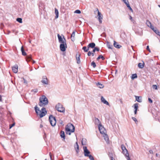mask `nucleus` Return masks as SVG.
Here are the masks:
<instances>
[{
    "instance_id": "nucleus-14",
    "label": "nucleus",
    "mask_w": 160,
    "mask_h": 160,
    "mask_svg": "<svg viewBox=\"0 0 160 160\" xmlns=\"http://www.w3.org/2000/svg\"><path fill=\"white\" fill-rule=\"evenodd\" d=\"M18 65L15 64L12 67V70L13 72L15 73H17L18 72Z\"/></svg>"
},
{
    "instance_id": "nucleus-48",
    "label": "nucleus",
    "mask_w": 160,
    "mask_h": 160,
    "mask_svg": "<svg viewBox=\"0 0 160 160\" xmlns=\"http://www.w3.org/2000/svg\"><path fill=\"white\" fill-rule=\"evenodd\" d=\"M92 52L90 51L88 52V56H90L91 55Z\"/></svg>"
},
{
    "instance_id": "nucleus-37",
    "label": "nucleus",
    "mask_w": 160,
    "mask_h": 160,
    "mask_svg": "<svg viewBox=\"0 0 160 160\" xmlns=\"http://www.w3.org/2000/svg\"><path fill=\"white\" fill-rule=\"evenodd\" d=\"M22 19L20 18H18L17 19V21L20 23H22Z\"/></svg>"
},
{
    "instance_id": "nucleus-60",
    "label": "nucleus",
    "mask_w": 160,
    "mask_h": 160,
    "mask_svg": "<svg viewBox=\"0 0 160 160\" xmlns=\"http://www.w3.org/2000/svg\"><path fill=\"white\" fill-rule=\"evenodd\" d=\"M130 19L131 20H132V18L131 16H130Z\"/></svg>"
},
{
    "instance_id": "nucleus-20",
    "label": "nucleus",
    "mask_w": 160,
    "mask_h": 160,
    "mask_svg": "<svg viewBox=\"0 0 160 160\" xmlns=\"http://www.w3.org/2000/svg\"><path fill=\"white\" fill-rule=\"evenodd\" d=\"M80 55L79 54H78V55L77 54L76 56V58L77 61V63L78 64H79L80 63Z\"/></svg>"
},
{
    "instance_id": "nucleus-23",
    "label": "nucleus",
    "mask_w": 160,
    "mask_h": 160,
    "mask_svg": "<svg viewBox=\"0 0 160 160\" xmlns=\"http://www.w3.org/2000/svg\"><path fill=\"white\" fill-rule=\"evenodd\" d=\"M144 63L143 62L142 63H139L138 64V67L140 68H142L144 66Z\"/></svg>"
},
{
    "instance_id": "nucleus-49",
    "label": "nucleus",
    "mask_w": 160,
    "mask_h": 160,
    "mask_svg": "<svg viewBox=\"0 0 160 160\" xmlns=\"http://www.w3.org/2000/svg\"><path fill=\"white\" fill-rule=\"evenodd\" d=\"M148 100L149 102H150V103H152V100L151 98H148Z\"/></svg>"
},
{
    "instance_id": "nucleus-16",
    "label": "nucleus",
    "mask_w": 160,
    "mask_h": 160,
    "mask_svg": "<svg viewBox=\"0 0 160 160\" xmlns=\"http://www.w3.org/2000/svg\"><path fill=\"white\" fill-rule=\"evenodd\" d=\"M95 44L94 42H92L89 43L88 45V48L89 49V48H94L95 47Z\"/></svg>"
},
{
    "instance_id": "nucleus-62",
    "label": "nucleus",
    "mask_w": 160,
    "mask_h": 160,
    "mask_svg": "<svg viewBox=\"0 0 160 160\" xmlns=\"http://www.w3.org/2000/svg\"><path fill=\"white\" fill-rule=\"evenodd\" d=\"M111 160H115V159L113 158H111Z\"/></svg>"
},
{
    "instance_id": "nucleus-26",
    "label": "nucleus",
    "mask_w": 160,
    "mask_h": 160,
    "mask_svg": "<svg viewBox=\"0 0 160 160\" xmlns=\"http://www.w3.org/2000/svg\"><path fill=\"white\" fill-rule=\"evenodd\" d=\"M21 51L22 52V54L23 56L26 55L27 54L26 52H25L24 50L23 49V46H22L21 48Z\"/></svg>"
},
{
    "instance_id": "nucleus-8",
    "label": "nucleus",
    "mask_w": 160,
    "mask_h": 160,
    "mask_svg": "<svg viewBox=\"0 0 160 160\" xmlns=\"http://www.w3.org/2000/svg\"><path fill=\"white\" fill-rule=\"evenodd\" d=\"M97 12L98 14V20L99 21L100 23H102V15L101 13L99 12L98 9H97V10L95 11V12Z\"/></svg>"
},
{
    "instance_id": "nucleus-58",
    "label": "nucleus",
    "mask_w": 160,
    "mask_h": 160,
    "mask_svg": "<svg viewBox=\"0 0 160 160\" xmlns=\"http://www.w3.org/2000/svg\"><path fill=\"white\" fill-rule=\"evenodd\" d=\"M127 160H130L129 157H128V158H127Z\"/></svg>"
},
{
    "instance_id": "nucleus-22",
    "label": "nucleus",
    "mask_w": 160,
    "mask_h": 160,
    "mask_svg": "<svg viewBox=\"0 0 160 160\" xmlns=\"http://www.w3.org/2000/svg\"><path fill=\"white\" fill-rule=\"evenodd\" d=\"M104 134V135L103 136H104V139L107 142V143H109V142H108L109 138H108V135L107 134H105V133Z\"/></svg>"
},
{
    "instance_id": "nucleus-50",
    "label": "nucleus",
    "mask_w": 160,
    "mask_h": 160,
    "mask_svg": "<svg viewBox=\"0 0 160 160\" xmlns=\"http://www.w3.org/2000/svg\"><path fill=\"white\" fill-rule=\"evenodd\" d=\"M15 125V124L14 123H13L12 124H11L10 125V128H11L13 126H14V125Z\"/></svg>"
},
{
    "instance_id": "nucleus-63",
    "label": "nucleus",
    "mask_w": 160,
    "mask_h": 160,
    "mask_svg": "<svg viewBox=\"0 0 160 160\" xmlns=\"http://www.w3.org/2000/svg\"><path fill=\"white\" fill-rule=\"evenodd\" d=\"M32 62H33V63H34L35 62V61L33 60Z\"/></svg>"
},
{
    "instance_id": "nucleus-56",
    "label": "nucleus",
    "mask_w": 160,
    "mask_h": 160,
    "mask_svg": "<svg viewBox=\"0 0 160 160\" xmlns=\"http://www.w3.org/2000/svg\"><path fill=\"white\" fill-rule=\"evenodd\" d=\"M23 80H24V83H27L26 81L24 78H23Z\"/></svg>"
},
{
    "instance_id": "nucleus-6",
    "label": "nucleus",
    "mask_w": 160,
    "mask_h": 160,
    "mask_svg": "<svg viewBox=\"0 0 160 160\" xmlns=\"http://www.w3.org/2000/svg\"><path fill=\"white\" fill-rule=\"evenodd\" d=\"M121 147L122 150V152L125 155L126 159L128 158V157H129V156L128 150L123 144L121 145Z\"/></svg>"
},
{
    "instance_id": "nucleus-43",
    "label": "nucleus",
    "mask_w": 160,
    "mask_h": 160,
    "mask_svg": "<svg viewBox=\"0 0 160 160\" xmlns=\"http://www.w3.org/2000/svg\"><path fill=\"white\" fill-rule=\"evenodd\" d=\"M75 31H73L72 33V34H71V38H72V37L74 38V37H75Z\"/></svg>"
},
{
    "instance_id": "nucleus-47",
    "label": "nucleus",
    "mask_w": 160,
    "mask_h": 160,
    "mask_svg": "<svg viewBox=\"0 0 160 160\" xmlns=\"http://www.w3.org/2000/svg\"><path fill=\"white\" fill-rule=\"evenodd\" d=\"M108 47L109 48L112 49L113 47L112 45L109 44L108 45Z\"/></svg>"
},
{
    "instance_id": "nucleus-24",
    "label": "nucleus",
    "mask_w": 160,
    "mask_h": 160,
    "mask_svg": "<svg viewBox=\"0 0 160 160\" xmlns=\"http://www.w3.org/2000/svg\"><path fill=\"white\" fill-rule=\"evenodd\" d=\"M32 59V55H30L26 56V60L27 62L30 61Z\"/></svg>"
},
{
    "instance_id": "nucleus-33",
    "label": "nucleus",
    "mask_w": 160,
    "mask_h": 160,
    "mask_svg": "<svg viewBox=\"0 0 160 160\" xmlns=\"http://www.w3.org/2000/svg\"><path fill=\"white\" fill-rule=\"evenodd\" d=\"M135 110H137L138 108V103H136L134 104Z\"/></svg>"
},
{
    "instance_id": "nucleus-39",
    "label": "nucleus",
    "mask_w": 160,
    "mask_h": 160,
    "mask_svg": "<svg viewBox=\"0 0 160 160\" xmlns=\"http://www.w3.org/2000/svg\"><path fill=\"white\" fill-rule=\"evenodd\" d=\"M152 87L153 88V89H155V90L158 89L157 86L156 85H153L152 86Z\"/></svg>"
},
{
    "instance_id": "nucleus-36",
    "label": "nucleus",
    "mask_w": 160,
    "mask_h": 160,
    "mask_svg": "<svg viewBox=\"0 0 160 160\" xmlns=\"http://www.w3.org/2000/svg\"><path fill=\"white\" fill-rule=\"evenodd\" d=\"M31 91L32 92H34V93L35 94V93H36V92H38V90L37 88L34 89H32L31 90Z\"/></svg>"
},
{
    "instance_id": "nucleus-30",
    "label": "nucleus",
    "mask_w": 160,
    "mask_h": 160,
    "mask_svg": "<svg viewBox=\"0 0 160 160\" xmlns=\"http://www.w3.org/2000/svg\"><path fill=\"white\" fill-rule=\"evenodd\" d=\"M82 49L84 50V52H86L88 51L89 49L86 46H84L82 47Z\"/></svg>"
},
{
    "instance_id": "nucleus-32",
    "label": "nucleus",
    "mask_w": 160,
    "mask_h": 160,
    "mask_svg": "<svg viewBox=\"0 0 160 160\" xmlns=\"http://www.w3.org/2000/svg\"><path fill=\"white\" fill-rule=\"evenodd\" d=\"M137 78V75L136 74H133L131 77V78L132 79H134L135 78Z\"/></svg>"
},
{
    "instance_id": "nucleus-11",
    "label": "nucleus",
    "mask_w": 160,
    "mask_h": 160,
    "mask_svg": "<svg viewBox=\"0 0 160 160\" xmlns=\"http://www.w3.org/2000/svg\"><path fill=\"white\" fill-rule=\"evenodd\" d=\"M41 82L44 84L48 85V80L46 76H44L42 77V80Z\"/></svg>"
},
{
    "instance_id": "nucleus-12",
    "label": "nucleus",
    "mask_w": 160,
    "mask_h": 160,
    "mask_svg": "<svg viewBox=\"0 0 160 160\" xmlns=\"http://www.w3.org/2000/svg\"><path fill=\"white\" fill-rule=\"evenodd\" d=\"M98 128L101 133L105 134V130L104 128L102 126V125H100V126H98Z\"/></svg>"
},
{
    "instance_id": "nucleus-64",
    "label": "nucleus",
    "mask_w": 160,
    "mask_h": 160,
    "mask_svg": "<svg viewBox=\"0 0 160 160\" xmlns=\"http://www.w3.org/2000/svg\"><path fill=\"white\" fill-rule=\"evenodd\" d=\"M0 160H2V158H0Z\"/></svg>"
},
{
    "instance_id": "nucleus-55",
    "label": "nucleus",
    "mask_w": 160,
    "mask_h": 160,
    "mask_svg": "<svg viewBox=\"0 0 160 160\" xmlns=\"http://www.w3.org/2000/svg\"><path fill=\"white\" fill-rule=\"evenodd\" d=\"M137 110H134V114H137Z\"/></svg>"
},
{
    "instance_id": "nucleus-34",
    "label": "nucleus",
    "mask_w": 160,
    "mask_h": 160,
    "mask_svg": "<svg viewBox=\"0 0 160 160\" xmlns=\"http://www.w3.org/2000/svg\"><path fill=\"white\" fill-rule=\"evenodd\" d=\"M91 64V65L94 68H95V67H96V66L95 63L94 61H93L92 62Z\"/></svg>"
},
{
    "instance_id": "nucleus-13",
    "label": "nucleus",
    "mask_w": 160,
    "mask_h": 160,
    "mask_svg": "<svg viewBox=\"0 0 160 160\" xmlns=\"http://www.w3.org/2000/svg\"><path fill=\"white\" fill-rule=\"evenodd\" d=\"M146 24L147 25L149 28H150L151 29H153V27H154L152 25L151 22L148 20H147Z\"/></svg>"
},
{
    "instance_id": "nucleus-35",
    "label": "nucleus",
    "mask_w": 160,
    "mask_h": 160,
    "mask_svg": "<svg viewBox=\"0 0 160 160\" xmlns=\"http://www.w3.org/2000/svg\"><path fill=\"white\" fill-rule=\"evenodd\" d=\"M127 7L128 8V9L132 12L133 11V10L131 8V7H130L129 4V3L128 4H127V5H126Z\"/></svg>"
},
{
    "instance_id": "nucleus-54",
    "label": "nucleus",
    "mask_w": 160,
    "mask_h": 160,
    "mask_svg": "<svg viewBox=\"0 0 160 160\" xmlns=\"http://www.w3.org/2000/svg\"><path fill=\"white\" fill-rule=\"evenodd\" d=\"M149 153H153V151H152V150H150L149 151Z\"/></svg>"
},
{
    "instance_id": "nucleus-4",
    "label": "nucleus",
    "mask_w": 160,
    "mask_h": 160,
    "mask_svg": "<svg viewBox=\"0 0 160 160\" xmlns=\"http://www.w3.org/2000/svg\"><path fill=\"white\" fill-rule=\"evenodd\" d=\"M55 108L58 111L60 112H64L65 108L60 103H58L55 106Z\"/></svg>"
},
{
    "instance_id": "nucleus-18",
    "label": "nucleus",
    "mask_w": 160,
    "mask_h": 160,
    "mask_svg": "<svg viewBox=\"0 0 160 160\" xmlns=\"http://www.w3.org/2000/svg\"><path fill=\"white\" fill-rule=\"evenodd\" d=\"M95 123L96 124L98 125V126L102 125L99 119L97 118H95Z\"/></svg>"
},
{
    "instance_id": "nucleus-51",
    "label": "nucleus",
    "mask_w": 160,
    "mask_h": 160,
    "mask_svg": "<svg viewBox=\"0 0 160 160\" xmlns=\"http://www.w3.org/2000/svg\"><path fill=\"white\" fill-rule=\"evenodd\" d=\"M76 145L75 146V148H76L77 147H79L78 143L77 142H76Z\"/></svg>"
},
{
    "instance_id": "nucleus-3",
    "label": "nucleus",
    "mask_w": 160,
    "mask_h": 160,
    "mask_svg": "<svg viewBox=\"0 0 160 160\" xmlns=\"http://www.w3.org/2000/svg\"><path fill=\"white\" fill-rule=\"evenodd\" d=\"M66 132L68 134V132H70L68 133L69 135L71 134V132H73L75 131L74 126L71 123H68L65 128Z\"/></svg>"
},
{
    "instance_id": "nucleus-46",
    "label": "nucleus",
    "mask_w": 160,
    "mask_h": 160,
    "mask_svg": "<svg viewBox=\"0 0 160 160\" xmlns=\"http://www.w3.org/2000/svg\"><path fill=\"white\" fill-rule=\"evenodd\" d=\"M75 148V150H76V151L77 152V153H78L79 151V147H77Z\"/></svg>"
},
{
    "instance_id": "nucleus-5",
    "label": "nucleus",
    "mask_w": 160,
    "mask_h": 160,
    "mask_svg": "<svg viewBox=\"0 0 160 160\" xmlns=\"http://www.w3.org/2000/svg\"><path fill=\"white\" fill-rule=\"evenodd\" d=\"M49 119L50 122L52 126H54L56 125V121L55 117L51 115L49 117Z\"/></svg>"
},
{
    "instance_id": "nucleus-41",
    "label": "nucleus",
    "mask_w": 160,
    "mask_h": 160,
    "mask_svg": "<svg viewBox=\"0 0 160 160\" xmlns=\"http://www.w3.org/2000/svg\"><path fill=\"white\" fill-rule=\"evenodd\" d=\"M136 100L138 102H141V100H139V97L138 96L136 97Z\"/></svg>"
},
{
    "instance_id": "nucleus-42",
    "label": "nucleus",
    "mask_w": 160,
    "mask_h": 160,
    "mask_svg": "<svg viewBox=\"0 0 160 160\" xmlns=\"http://www.w3.org/2000/svg\"><path fill=\"white\" fill-rule=\"evenodd\" d=\"M132 119L135 121V122L137 124V123H138V121L137 120V119H136V118L134 117H132Z\"/></svg>"
},
{
    "instance_id": "nucleus-40",
    "label": "nucleus",
    "mask_w": 160,
    "mask_h": 160,
    "mask_svg": "<svg viewBox=\"0 0 160 160\" xmlns=\"http://www.w3.org/2000/svg\"><path fill=\"white\" fill-rule=\"evenodd\" d=\"M108 156L110 159L112 158H113V154L112 153L109 152L108 153Z\"/></svg>"
},
{
    "instance_id": "nucleus-25",
    "label": "nucleus",
    "mask_w": 160,
    "mask_h": 160,
    "mask_svg": "<svg viewBox=\"0 0 160 160\" xmlns=\"http://www.w3.org/2000/svg\"><path fill=\"white\" fill-rule=\"evenodd\" d=\"M55 13L56 14L55 18H57L58 17V10L55 8Z\"/></svg>"
},
{
    "instance_id": "nucleus-17",
    "label": "nucleus",
    "mask_w": 160,
    "mask_h": 160,
    "mask_svg": "<svg viewBox=\"0 0 160 160\" xmlns=\"http://www.w3.org/2000/svg\"><path fill=\"white\" fill-rule=\"evenodd\" d=\"M113 46L117 48H120L121 47H122L121 45L118 44V43L115 41H114Z\"/></svg>"
},
{
    "instance_id": "nucleus-7",
    "label": "nucleus",
    "mask_w": 160,
    "mask_h": 160,
    "mask_svg": "<svg viewBox=\"0 0 160 160\" xmlns=\"http://www.w3.org/2000/svg\"><path fill=\"white\" fill-rule=\"evenodd\" d=\"M67 45L66 42L64 43H61L60 45V50L64 52L65 51L66 48H67Z\"/></svg>"
},
{
    "instance_id": "nucleus-28",
    "label": "nucleus",
    "mask_w": 160,
    "mask_h": 160,
    "mask_svg": "<svg viewBox=\"0 0 160 160\" xmlns=\"http://www.w3.org/2000/svg\"><path fill=\"white\" fill-rule=\"evenodd\" d=\"M60 136L61 138H63L64 139L65 138L64 132L63 131H61L60 133Z\"/></svg>"
},
{
    "instance_id": "nucleus-61",
    "label": "nucleus",
    "mask_w": 160,
    "mask_h": 160,
    "mask_svg": "<svg viewBox=\"0 0 160 160\" xmlns=\"http://www.w3.org/2000/svg\"><path fill=\"white\" fill-rule=\"evenodd\" d=\"M42 127H43V126L42 124H41L40 125V128H42Z\"/></svg>"
},
{
    "instance_id": "nucleus-2",
    "label": "nucleus",
    "mask_w": 160,
    "mask_h": 160,
    "mask_svg": "<svg viewBox=\"0 0 160 160\" xmlns=\"http://www.w3.org/2000/svg\"><path fill=\"white\" fill-rule=\"evenodd\" d=\"M39 102L38 103L40 107L44 106L48 103V100L47 98L44 95L42 96L39 98Z\"/></svg>"
},
{
    "instance_id": "nucleus-21",
    "label": "nucleus",
    "mask_w": 160,
    "mask_h": 160,
    "mask_svg": "<svg viewBox=\"0 0 160 160\" xmlns=\"http://www.w3.org/2000/svg\"><path fill=\"white\" fill-rule=\"evenodd\" d=\"M156 34L160 36V32L156 28L153 27V29L152 30Z\"/></svg>"
},
{
    "instance_id": "nucleus-59",
    "label": "nucleus",
    "mask_w": 160,
    "mask_h": 160,
    "mask_svg": "<svg viewBox=\"0 0 160 160\" xmlns=\"http://www.w3.org/2000/svg\"><path fill=\"white\" fill-rule=\"evenodd\" d=\"M2 101V97H1V96L0 95V101Z\"/></svg>"
},
{
    "instance_id": "nucleus-29",
    "label": "nucleus",
    "mask_w": 160,
    "mask_h": 160,
    "mask_svg": "<svg viewBox=\"0 0 160 160\" xmlns=\"http://www.w3.org/2000/svg\"><path fill=\"white\" fill-rule=\"evenodd\" d=\"M100 51V49L99 48L97 47H95L94 48V49L92 50V52H95L96 51L98 52Z\"/></svg>"
},
{
    "instance_id": "nucleus-31",
    "label": "nucleus",
    "mask_w": 160,
    "mask_h": 160,
    "mask_svg": "<svg viewBox=\"0 0 160 160\" xmlns=\"http://www.w3.org/2000/svg\"><path fill=\"white\" fill-rule=\"evenodd\" d=\"M86 139L85 138L82 139V145H85L86 143Z\"/></svg>"
},
{
    "instance_id": "nucleus-57",
    "label": "nucleus",
    "mask_w": 160,
    "mask_h": 160,
    "mask_svg": "<svg viewBox=\"0 0 160 160\" xmlns=\"http://www.w3.org/2000/svg\"><path fill=\"white\" fill-rule=\"evenodd\" d=\"M91 55H92V56H94V53L93 52H92Z\"/></svg>"
},
{
    "instance_id": "nucleus-10",
    "label": "nucleus",
    "mask_w": 160,
    "mask_h": 160,
    "mask_svg": "<svg viewBox=\"0 0 160 160\" xmlns=\"http://www.w3.org/2000/svg\"><path fill=\"white\" fill-rule=\"evenodd\" d=\"M84 153V156L88 157L90 155V152L87 149V147L86 146L83 147Z\"/></svg>"
},
{
    "instance_id": "nucleus-15",
    "label": "nucleus",
    "mask_w": 160,
    "mask_h": 160,
    "mask_svg": "<svg viewBox=\"0 0 160 160\" xmlns=\"http://www.w3.org/2000/svg\"><path fill=\"white\" fill-rule=\"evenodd\" d=\"M101 101L103 103L109 105V103L102 96L101 97Z\"/></svg>"
},
{
    "instance_id": "nucleus-1",
    "label": "nucleus",
    "mask_w": 160,
    "mask_h": 160,
    "mask_svg": "<svg viewBox=\"0 0 160 160\" xmlns=\"http://www.w3.org/2000/svg\"><path fill=\"white\" fill-rule=\"evenodd\" d=\"M35 110L37 114L38 115H39L41 118L45 116L47 113L46 108H42L41 110L40 111L39 108L36 105L35 107Z\"/></svg>"
},
{
    "instance_id": "nucleus-45",
    "label": "nucleus",
    "mask_w": 160,
    "mask_h": 160,
    "mask_svg": "<svg viewBox=\"0 0 160 160\" xmlns=\"http://www.w3.org/2000/svg\"><path fill=\"white\" fill-rule=\"evenodd\" d=\"M124 3L127 5V4H128L129 3L128 1H126V0H122Z\"/></svg>"
},
{
    "instance_id": "nucleus-44",
    "label": "nucleus",
    "mask_w": 160,
    "mask_h": 160,
    "mask_svg": "<svg viewBox=\"0 0 160 160\" xmlns=\"http://www.w3.org/2000/svg\"><path fill=\"white\" fill-rule=\"evenodd\" d=\"M74 13L78 14H80L81 13V12L79 10H77L75 11Z\"/></svg>"
},
{
    "instance_id": "nucleus-38",
    "label": "nucleus",
    "mask_w": 160,
    "mask_h": 160,
    "mask_svg": "<svg viewBox=\"0 0 160 160\" xmlns=\"http://www.w3.org/2000/svg\"><path fill=\"white\" fill-rule=\"evenodd\" d=\"M88 157H89L90 160H94L93 157L91 155H90Z\"/></svg>"
},
{
    "instance_id": "nucleus-52",
    "label": "nucleus",
    "mask_w": 160,
    "mask_h": 160,
    "mask_svg": "<svg viewBox=\"0 0 160 160\" xmlns=\"http://www.w3.org/2000/svg\"><path fill=\"white\" fill-rule=\"evenodd\" d=\"M147 49L149 51V52H150V49H149V47L148 46H147Z\"/></svg>"
},
{
    "instance_id": "nucleus-9",
    "label": "nucleus",
    "mask_w": 160,
    "mask_h": 160,
    "mask_svg": "<svg viewBox=\"0 0 160 160\" xmlns=\"http://www.w3.org/2000/svg\"><path fill=\"white\" fill-rule=\"evenodd\" d=\"M58 41L59 43H64L66 42V40L64 36H63V38H62L61 36L58 34Z\"/></svg>"
},
{
    "instance_id": "nucleus-27",
    "label": "nucleus",
    "mask_w": 160,
    "mask_h": 160,
    "mask_svg": "<svg viewBox=\"0 0 160 160\" xmlns=\"http://www.w3.org/2000/svg\"><path fill=\"white\" fill-rule=\"evenodd\" d=\"M101 58L102 59V60H104L105 59V58L103 56H102V55H100L98 57L97 59L98 61L99 59Z\"/></svg>"
},
{
    "instance_id": "nucleus-19",
    "label": "nucleus",
    "mask_w": 160,
    "mask_h": 160,
    "mask_svg": "<svg viewBox=\"0 0 160 160\" xmlns=\"http://www.w3.org/2000/svg\"><path fill=\"white\" fill-rule=\"evenodd\" d=\"M96 84L97 86L99 88H102L104 87V85L99 82H96Z\"/></svg>"
},
{
    "instance_id": "nucleus-53",
    "label": "nucleus",
    "mask_w": 160,
    "mask_h": 160,
    "mask_svg": "<svg viewBox=\"0 0 160 160\" xmlns=\"http://www.w3.org/2000/svg\"><path fill=\"white\" fill-rule=\"evenodd\" d=\"M49 155H50V157L51 160H52V156L50 152L49 153Z\"/></svg>"
}]
</instances>
